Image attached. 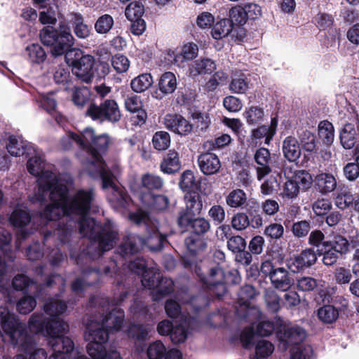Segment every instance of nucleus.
I'll use <instances>...</instances> for the list:
<instances>
[{"label":"nucleus","instance_id":"f257e3e1","mask_svg":"<svg viewBox=\"0 0 359 359\" xmlns=\"http://www.w3.org/2000/svg\"><path fill=\"white\" fill-rule=\"evenodd\" d=\"M32 154L27 161V168L31 175L38 176V179L37 189L31 201L50 202L41 212V217L50 221L65 215L76 217L80 233L90 240L91 246L87 253L92 259L112 249L118 238L116 226L108 222L100 228L93 218L87 217L95 198L93 190L79 189L67 198L68 187L72 184L71 177L57 176L35 149L32 151Z\"/></svg>","mask_w":359,"mask_h":359},{"label":"nucleus","instance_id":"f03ea898","mask_svg":"<svg viewBox=\"0 0 359 359\" xmlns=\"http://www.w3.org/2000/svg\"><path fill=\"white\" fill-rule=\"evenodd\" d=\"M67 309V305L58 297L51 298L44 305L46 318L42 313H34L29 320V328L32 332L46 334L50 337L49 344L53 353L49 359H67V353L74 347L72 339L64 337L68 325L60 318Z\"/></svg>","mask_w":359,"mask_h":359},{"label":"nucleus","instance_id":"7ed1b4c3","mask_svg":"<svg viewBox=\"0 0 359 359\" xmlns=\"http://www.w3.org/2000/svg\"><path fill=\"white\" fill-rule=\"evenodd\" d=\"M123 318V311L116 307L106 315L95 316L87 323L85 338L89 342L86 348L93 359H121L116 350L111 348L107 351L104 344L108 340L109 332L120 330Z\"/></svg>","mask_w":359,"mask_h":359},{"label":"nucleus","instance_id":"20e7f679","mask_svg":"<svg viewBox=\"0 0 359 359\" xmlns=\"http://www.w3.org/2000/svg\"><path fill=\"white\" fill-rule=\"evenodd\" d=\"M130 219L138 225H144L148 232L146 239L135 234L126 236L118 248L121 257H126L137 252L142 245L147 246L151 250H161L167 237V232L159 226L158 220L151 217L144 211L132 213Z\"/></svg>","mask_w":359,"mask_h":359},{"label":"nucleus","instance_id":"39448f33","mask_svg":"<svg viewBox=\"0 0 359 359\" xmlns=\"http://www.w3.org/2000/svg\"><path fill=\"white\" fill-rule=\"evenodd\" d=\"M79 147L88 155L84 166L92 177H103L104 183L109 180L106 171L109 170L104 162L100 152H104L112 144V139L107 134L96 136L91 128L82 132V137H76Z\"/></svg>","mask_w":359,"mask_h":359},{"label":"nucleus","instance_id":"423d86ee","mask_svg":"<svg viewBox=\"0 0 359 359\" xmlns=\"http://www.w3.org/2000/svg\"><path fill=\"white\" fill-rule=\"evenodd\" d=\"M41 41L48 46H51V54L55 57L66 53L74 45V36L67 27H60L57 30L53 27H43L40 32Z\"/></svg>","mask_w":359,"mask_h":359},{"label":"nucleus","instance_id":"0eeeda50","mask_svg":"<svg viewBox=\"0 0 359 359\" xmlns=\"http://www.w3.org/2000/svg\"><path fill=\"white\" fill-rule=\"evenodd\" d=\"M0 326L13 346L24 347L27 340L26 326L11 315L7 307L0 306Z\"/></svg>","mask_w":359,"mask_h":359},{"label":"nucleus","instance_id":"6e6552de","mask_svg":"<svg viewBox=\"0 0 359 359\" xmlns=\"http://www.w3.org/2000/svg\"><path fill=\"white\" fill-rule=\"evenodd\" d=\"M67 62L72 67V73L81 81L89 83L93 77L94 57L84 55L79 49H72L65 55Z\"/></svg>","mask_w":359,"mask_h":359},{"label":"nucleus","instance_id":"1a4fd4ad","mask_svg":"<svg viewBox=\"0 0 359 359\" xmlns=\"http://www.w3.org/2000/svg\"><path fill=\"white\" fill-rule=\"evenodd\" d=\"M144 287L153 289V298L158 301L173 291V282L170 278L163 277L157 269L147 271L141 279Z\"/></svg>","mask_w":359,"mask_h":359},{"label":"nucleus","instance_id":"9d476101","mask_svg":"<svg viewBox=\"0 0 359 359\" xmlns=\"http://www.w3.org/2000/svg\"><path fill=\"white\" fill-rule=\"evenodd\" d=\"M86 115L93 121L103 123L109 121L116 123L121 117V111L116 102L114 100H106L100 105L91 103L86 111Z\"/></svg>","mask_w":359,"mask_h":359},{"label":"nucleus","instance_id":"9b49d317","mask_svg":"<svg viewBox=\"0 0 359 359\" xmlns=\"http://www.w3.org/2000/svg\"><path fill=\"white\" fill-rule=\"evenodd\" d=\"M118 172L119 169L117 165L113 168L112 171H106V175L109 177V180L106 184L103 177H101L103 189H111V194L109 195L108 198L113 208L117 210L121 208H126L130 201V197L126 194L123 189L116 186L114 182V178Z\"/></svg>","mask_w":359,"mask_h":359},{"label":"nucleus","instance_id":"f8f14e48","mask_svg":"<svg viewBox=\"0 0 359 359\" xmlns=\"http://www.w3.org/2000/svg\"><path fill=\"white\" fill-rule=\"evenodd\" d=\"M196 273L201 281L207 285L212 294H215L218 297H222L225 291L226 287L223 283L224 273L219 266H215L210 270L208 277H205L199 267L196 268Z\"/></svg>","mask_w":359,"mask_h":359},{"label":"nucleus","instance_id":"ddd939ff","mask_svg":"<svg viewBox=\"0 0 359 359\" xmlns=\"http://www.w3.org/2000/svg\"><path fill=\"white\" fill-rule=\"evenodd\" d=\"M163 124L168 130L181 135H188L193 129L192 124L182 116L176 114H166L163 118Z\"/></svg>","mask_w":359,"mask_h":359},{"label":"nucleus","instance_id":"4468645a","mask_svg":"<svg viewBox=\"0 0 359 359\" xmlns=\"http://www.w3.org/2000/svg\"><path fill=\"white\" fill-rule=\"evenodd\" d=\"M317 260V256L313 250L311 248L303 250L301 254L290 259L287 262L290 270L293 273H298L313 265Z\"/></svg>","mask_w":359,"mask_h":359},{"label":"nucleus","instance_id":"2eb2a0df","mask_svg":"<svg viewBox=\"0 0 359 359\" xmlns=\"http://www.w3.org/2000/svg\"><path fill=\"white\" fill-rule=\"evenodd\" d=\"M358 115L352 123H347L341 129L339 134L340 142L346 149H352L359 139V128Z\"/></svg>","mask_w":359,"mask_h":359},{"label":"nucleus","instance_id":"dca6fc26","mask_svg":"<svg viewBox=\"0 0 359 359\" xmlns=\"http://www.w3.org/2000/svg\"><path fill=\"white\" fill-rule=\"evenodd\" d=\"M8 152L13 156H20L24 154L31 155L34 148L29 142L24 140L21 137L11 135L6 142Z\"/></svg>","mask_w":359,"mask_h":359},{"label":"nucleus","instance_id":"f3484780","mask_svg":"<svg viewBox=\"0 0 359 359\" xmlns=\"http://www.w3.org/2000/svg\"><path fill=\"white\" fill-rule=\"evenodd\" d=\"M198 164L201 171L206 175L217 173L221 168V163L218 156L210 152L201 154L198 158Z\"/></svg>","mask_w":359,"mask_h":359},{"label":"nucleus","instance_id":"a211bd4d","mask_svg":"<svg viewBox=\"0 0 359 359\" xmlns=\"http://www.w3.org/2000/svg\"><path fill=\"white\" fill-rule=\"evenodd\" d=\"M215 69V61L208 57H201L189 64L188 72L189 76L195 78L199 75L210 74Z\"/></svg>","mask_w":359,"mask_h":359},{"label":"nucleus","instance_id":"6ab92c4d","mask_svg":"<svg viewBox=\"0 0 359 359\" xmlns=\"http://www.w3.org/2000/svg\"><path fill=\"white\" fill-rule=\"evenodd\" d=\"M177 78L171 72L163 73L158 83V90L155 92L156 98L161 99L165 95L172 93L177 88Z\"/></svg>","mask_w":359,"mask_h":359},{"label":"nucleus","instance_id":"aec40b11","mask_svg":"<svg viewBox=\"0 0 359 359\" xmlns=\"http://www.w3.org/2000/svg\"><path fill=\"white\" fill-rule=\"evenodd\" d=\"M315 188L323 194L332 192L337 187V180L330 173L320 172L313 179Z\"/></svg>","mask_w":359,"mask_h":359},{"label":"nucleus","instance_id":"412c9836","mask_svg":"<svg viewBox=\"0 0 359 359\" xmlns=\"http://www.w3.org/2000/svg\"><path fill=\"white\" fill-rule=\"evenodd\" d=\"M272 285L280 291H286L293 284V280L287 270L283 267H277L269 278Z\"/></svg>","mask_w":359,"mask_h":359},{"label":"nucleus","instance_id":"4be33fe9","mask_svg":"<svg viewBox=\"0 0 359 359\" xmlns=\"http://www.w3.org/2000/svg\"><path fill=\"white\" fill-rule=\"evenodd\" d=\"M12 286L17 291H22L37 295L40 291V285L23 274L15 276L12 280Z\"/></svg>","mask_w":359,"mask_h":359},{"label":"nucleus","instance_id":"5701e85b","mask_svg":"<svg viewBox=\"0 0 359 359\" xmlns=\"http://www.w3.org/2000/svg\"><path fill=\"white\" fill-rule=\"evenodd\" d=\"M255 160L257 164V179L261 180L271 172V169L269 165L270 161V153L269 150L264 148L259 149L255 154Z\"/></svg>","mask_w":359,"mask_h":359},{"label":"nucleus","instance_id":"b1692460","mask_svg":"<svg viewBox=\"0 0 359 359\" xmlns=\"http://www.w3.org/2000/svg\"><path fill=\"white\" fill-rule=\"evenodd\" d=\"M69 20L72 25L74 33L78 38L86 39L90 36V28L84 22V18L81 13H70Z\"/></svg>","mask_w":359,"mask_h":359},{"label":"nucleus","instance_id":"393cba45","mask_svg":"<svg viewBox=\"0 0 359 359\" xmlns=\"http://www.w3.org/2000/svg\"><path fill=\"white\" fill-rule=\"evenodd\" d=\"M198 54V47L194 43L184 44L180 53L176 54L173 62L178 67H182L184 62L196 58Z\"/></svg>","mask_w":359,"mask_h":359},{"label":"nucleus","instance_id":"a878e982","mask_svg":"<svg viewBox=\"0 0 359 359\" xmlns=\"http://www.w3.org/2000/svg\"><path fill=\"white\" fill-rule=\"evenodd\" d=\"M283 153L285 158L290 162L298 160L301 149L297 140L292 136L287 137L283 142Z\"/></svg>","mask_w":359,"mask_h":359},{"label":"nucleus","instance_id":"bb28decb","mask_svg":"<svg viewBox=\"0 0 359 359\" xmlns=\"http://www.w3.org/2000/svg\"><path fill=\"white\" fill-rule=\"evenodd\" d=\"M181 168L179 154L175 150H170L161 163V170L166 174L177 172Z\"/></svg>","mask_w":359,"mask_h":359},{"label":"nucleus","instance_id":"cd10ccee","mask_svg":"<svg viewBox=\"0 0 359 359\" xmlns=\"http://www.w3.org/2000/svg\"><path fill=\"white\" fill-rule=\"evenodd\" d=\"M191 323V319L185 317L183 323L177 325L170 334L172 341L175 344L183 343L189 334V327Z\"/></svg>","mask_w":359,"mask_h":359},{"label":"nucleus","instance_id":"c85d7f7f","mask_svg":"<svg viewBox=\"0 0 359 359\" xmlns=\"http://www.w3.org/2000/svg\"><path fill=\"white\" fill-rule=\"evenodd\" d=\"M185 209L188 212L198 215L203 209V201L201 196L196 192H189L184 196Z\"/></svg>","mask_w":359,"mask_h":359},{"label":"nucleus","instance_id":"c756f323","mask_svg":"<svg viewBox=\"0 0 359 359\" xmlns=\"http://www.w3.org/2000/svg\"><path fill=\"white\" fill-rule=\"evenodd\" d=\"M323 246L325 249L330 248L339 253L340 255H345L348 251L349 243L345 237L340 235H336L333 236L332 240L323 242Z\"/></svg>","mask_w":359,"mask_h":359},{"label":"nucleus","instance_id":"7c9ffc66","mask_svg":"<svg viewBox=\"0 0 359 359\" xmlns=\"http://www.w3.org/2000/svg\"><path fill=\"white\" fill-rule=\"evenodd\" d=\"M249 88V82L243 73L235 74L229 83V90L237 94L245 93Z\"/></svg>","mask_w":359,"mask_h":359},{"label":"nucleus","instance_id":"2f4dec72","mask_svg":"<svg viewBox=\"0 0 359 359\" xmlns=\"http://www.w3.org/2000/svg\"><path fill=\"white\" fill-rule=\"evenodd\" d=\"M233 29L231 21L229 19L224 18L218 21L212 27L211 34L216 39H222L228 36Z\"/></svg>","mask_w":359,"mask_h":359},{"label":"nucleus","instance_id":"473e14b6","mask_svg":"<svg viewBox=\"0 0 359 359\" xmlns=\"http://www.w3.org/2000/svg\"><path fill=\"white\" fill-rule=\"evenodd\" d=\"M317 316L322 323L332 324L338 318L339 311L332 305H325L318 309Z\"/></svg>","mask_w":359,"mask_h":359},{"label":"nucleus","instance_id":"72a5a7b5","mask_svg":"<svg viewBox=\"0 0 359 359\" xmlns=\"http://www.w3.org/2000/svg\"><path fill=\"white\" fill-rule=\"evenodd\" d=\"M28 60L32 63L41 64L46 58V53L44 49L38 43H32L25 48Z\"/></svg>","mask_w":359,"mask_h":359},{"label":"nucleus","instance_id":"f704fd0d","mask_svg":"<svg viewBox=\"0 0 359 359\" xmlns=\"http://www.w3.org/2000/svg\"><path fill=\"white\" fill-rule=\"evenodd\" d=\"M306 338L305 330L300 327L294 326L285 330L283 340L287 344H298Z\"/></svg>","mask_w":359,"mask_h":359},{"label":"nucleus","instance_id":"c9c22d12","mask_svg":"<svg viewBox=\"0 0 359 359\" xmlns=\"http://www.w3.org/2000/svg\"><path fill=\"white\" fill-rule=\"evenodd\" d=\"M246 201L247 195L243 190L240 189L232 190L226 197L227 205L233 208H242Z\"/></svg>","mask_w":359,"mask_h":359},{"label":"nucleus","instance_id":"e433bc0d","mask_svg":"<svg viewBox=\"0 0 359 359\" xmlns=\"http://www.w3.org/2000/svg\"><path fill=\"white\" fill-rule=\"evenodd\" d=\"M10 220L13 226L22 228L30 222L31 217L25 208L18 207L11 214Z\"/></svg>","mask_w":359,"mask_h":359},{"label":"nucleus","instance_id":"4c0bfd02","mask_svg":"<svg viewBox=\"0 0 359 359\" xmlns=\"http://www.w3.org/2000/svg\"><path fill=\"white\" fill-rule=\"evenodd\" d=\"M153 83V79L149 74H142L131 81L130 86L133 91L142 93L148 89Z\"/></svg>","mask_w":359,"mask_h":359},{"label":"nucleus","instance_id":"58836bf2","mask_svg":"<svg viewBox=\"0 0 359 359\" xmlns=\"http://www.w3.org/2000/svg\"><path fill=\"white\" fill-rule=\"evenodd\" d=\"M179 186L183 191L191 192V191L198 188V183L196 180L194 174L191 170H187L181 175Z\"/></svg>","mask_w":359,"mask_h":359},{"label":"nucleus","instance_id":"ea45409f","mask_svg":"<svg viewBox=\"0 0 359 359\" xmlns=\"http://www.w3.org/2000/svg\"><path fill=\"white\" fill-rule=\"evenodd\" d=\"M318 135L325 144H331L334 137L333 125L327 121H321L318 125Z\"/></svg>","mask_w":359,"mask_h":359},{"label":"nucleus","instance_id":"a19ab883","mask_svg":"<svg viewBox=\"0 0 359 359\" xmlns=\"http://www.w3.org/2000/svg\"><path fill=\"white\" fill-rule=\"evenodd\" d=\"M302 148L308 151L313 152L317 149L318 142L313 133L309 130L302 131L299 136Z\"/></svg>","mask_w":359,"mask_h":359},{"label":"nucleus","instance_id":"79ce46f5","mask_svg":"<svg viewBox=\"0 0 359 359\" xmlns=\"http://www.w3.org/2000/svg\"><path fill=\"white\" fill-rule=\"evenodd\" d=\"M114 25L112 16L109 14H104L100 16L96 20L94 28L97 33L104 34L109 32Z\"/></svg>","mask_w":359,"mask_h":359},{"label":"nucleus","instance_id":"37998d69","mask_svg":"<svg viewBox=\"0 0 359 359\" xmlns=\"http://www.w3.org/2000/svg\"><path fill=\"white\" fill-rule=\"evenodd\" d=\"M243 116L249 125H255L263 121L264 111L259 107L252 106L245 109Z\"/></svg>","mask_w":359,"mask_h":359},{"label":"nucleus","instance_id":"c03bdc74","mask_svg":"<svg viewBox=\"0 0 359 359\" xmlns=\"http://www.w3.org/2000/svg\"><path fill=\"white\" fill-rule=\"evenodd\" d=\"M184 242L188 250L194 255L203 250L207 247L204 239L195 234L187 237Z\"/></svg>","mask_w":359,"mask_h":359},{"label":"nucleus","instance_id":"a18cd8bd","mask_svg":"<svg viewBox=\"0 0 359 359\" xmlns=\"http://www.w3.org/2000/svg\"><path fill=\"white\" fill-rule=\"evenodd\" d=\"M270 129L266 125H262L251 132L252 143L257 144L258 141L264 140L265 144H269L273 136L270 135Z\"/></svg>","mask_w":359,"mask_h":359},{"label":"nucleus","instance_id":"49530a36","mask_svg":"<svg viewBox=\"0 0 359 359\" xmlns=\"http://www.w3.org/2000/svg\"><path fill=\"white\" fill-rule=\"evenodd\" d=\"M154 147L159 151L165 150L170 144V137L165 131H158L155 133L152 138Z\"/></svg>","mask_w":359,"mask_h":359},{"label":"nucleus","instance_id":"de8ad7c7","mask_svg":"<svg viewBox=\"0 0 359 359\" xmlns=\"http://www.w3.org/2000/svg\"><path fill=\"white\" fill-rule=\"evenodd\" d=\"M144 13V6L138 1H133L126 7L125 15L128 20L133 21L134 20L142 18Z\"/></svg>","mask_w":359,"mask_h":359},{"label":"nucleus","instance_id":"09e8293b","mask_svg":"<svg viewBox=\"0 0 359 359\" xmlns=\"http://www.w3.org/2000/svg\"><path fill=\"white\" fill-rule=\"evenodd\" d=\"M281 325L280 318L276 320V323L273 321L266 320L258 324L256 329V333L262 337H267L277 329L278 325Z\"/></svg>","mask_w":359,"mask_h":359},{"label":"nucleus","instance_id":"8fccbe9b","mask_svg":"<svg viewBox=\"0 0 359 359\" xmlns=\"http://www.w3.org/2000/svg\"><path fill=\"white\" fill-rule=\"evenodd\" d=\"M151 329L148 327L139 324L131 325L128 330V335L129 337L137 339L144 340L147 339Z\"/></svg>","mask_w":359,"mask_h":359},{"label":"nucleus","instance_id":"3c124183","mask_svg":"<svg viewBox=\"0 0 359 359\" xmlns=\"http://www.w3.org/2000/svg\"><path fill=\"white\" fill-rule=\"evenodd\" d=\"M36 305V299L30 296H24L17 303V310L22 314H27L30 313Z\"/></svg>","mask_w":359,"mask_h":359},{"label":"nucleus","instance_id":"603ef678","mask_svg":"<svg viewBox=\"0 0 359 359\" xmlns=\"http://www.w3.org/2000/svg\"><path fill=\"white\" fill-rule=\"evenodd\" d=\"M256 295L255 288L250 285L243 286L238 292V302L241 306L248 307L250 306V300L253 299Z\"/></svg>","mask_w":359,"mask_h":359},{"label":"nucleus","instance_id":"864d4df0","mask_svg":"<svg viewBox=\"0 0 359 359\" xmlns=\"http://www.w3.org/2000/svg\"><path fill=\"white\" fill-rule=\"evenodd\" d=\"M90 92L86 87L76 88L72 94L74 103L79 107H83L89 100Z\"/></svg>","mask_w":359,"mask_h":359},{"label":"nucleus","instance_id":"5fc2aeb1","mask_svg":"<svg viewBox=\"0 0 359 359\" xmlns=\"http://www.w3.org/2000/svg\"><path fill=\"white\" fill-rule=\"evenodd\" d=\"M111 65L117 73H123L128 71L130 61L122 54H116L111 57Z\"/></svg>","mask_w":359,"mask_h":359},{"label":"nucleus","instance_id":"6e6d98bb","mask_svg":"<svg viewBox=\"0 0 359 359\" xmlns=\"http://www.w3.org/2000/svg\"><path fill=\"white\" fill-rule=\"evenodd\" d=\"M142 184L147 189H159L163 185V180L153 174H146L142 177Z\"/></svg>","mask_w":359,"mask_h":359},{"label":"nucleus","instance_id":"4d7b16f0","mask_svg":"<svg viewBox=\"0 0 359 359\" xmlns=\"http://www.w3.org/2000/svg\"><path fill=\"white\" fill-rule=\"evenodd\" d=\"M265 303L270 312L275 313L280 309V297L273 290H267L264 295Z\"/></svg>","mask_w":359,"mask_h":359},{"label":"nucleus","instance_id":"13d9d810","mask_svg":"<svg viewBox=\"0 0 359 359\" xmlns=\"http://www.w3.org/2000/svg\"><path fill=\"white\" fill-rule=\"evenodd\" d=\"M293 181L300 189H307L311 184L312 178L311 175L304 170H299L292 177Z\"/></svg>","mask_w":359,"mask_h":359},{"label":"nucleus","instance_id":"bf43d9fd","mask_svg":"<svg viewBox=\"0 0 359 359\" xmlns=\"http://www.w3.org/2000/svg\"><path fill=\"white\" fill-rule=\"evenodd\" d=\"M245 12L243 7L239 6H235L230 10L229 20L231 21L232 25L233 24L243 25L246 22L248 18Z\"/></svg>","mask_w":359,"mask_h":359},{"label":"nucleus","instance_id":"052dcab7","mask_svg":"<svg viewBox=\"0 0 359 359\" xmlns=\"http://www.w3.org/2000/svg\"><path fill=\"white\" fill-rule=\"evenodd\" d=\"M165 347L160 341H156L149 346L147 356L149 359H159L165 354Z\"/></svg>","mask_w":359,"mask_h":359},{"label":"nucleus","instance_id":"680f3d73","mask_svg":"<svg viewBox=\"0 0 359 359\" xmlns=\"http://www.w3.org/2000/svg\"><path fill=\"white\" fill-rule=\"evenodd\" d=\"M273 351L274 346L273 344L264 339L258 341L255 348L256 355L260 358H266L269 357Z\"/></svg>","mask_w":359,"mask_h":359},{"label":"nucleus","instance_id":"e2e57ef3","mask_svg":"<svg viewBox=\"0 0 359 359\" xmlns=\"http://www.w3.org/2000/svg\"><path fill=\"white\" fill-rule=\"evenodd\" d=\"M231 226L237 231L245 230L250 226V219L247 214L238 212L231 219Z\"/></svg>","mask_w":359,"mask_h":359},{"label":"nucleus","instance_id":"0e129e2a","mask_svg":"<svg viewBox=\"0 0 359 359\" xmlns=\"http://www.w3.org/2000/svg\"><path fill=\"white\" fill-rule=\"evenodd\" d=\"M311 222L306 220H302L294 222L292 226L293 235L297 238H303L307 236L311 230Z\"/></svg>","mask_w":359,"mask_h":359},{"label":"nucleus","instance_id":"69168bd1","mask_svg":"<svg viewBox=\"0 0 359 359\" xmlns=\"http://www.w3.org/2000/svg\"><path fill=\"white\" fill-rule=\"evenodd\" d=\"M318 286L317 280L310 276H302L297 279V287L298 290L303 292H310Z\"/></svg>","mask_w":359,"mask_h":359},{"label":"nucleus","instance_id":"338daca9","mask_svg":"<svg viewBox=\"0 0 359 359\" xmlns=\"http://www.w3.org/2000/svg\"><path fill=\"white\" fill-rule=\"evenodd\" d=\"M334 278L337 284H348L352 279L351 271L345 267H337L334 272Z\"/></svg>","mask_w":359,"mask_h":359},{"label":"nucleus","instance_id":"774afa93","mask_svg":"<svg viewBox=\"0 0 359 359\" xmlns=\"http://www.w3.org/2000/svg\"><path fill=\"white\" fill-rule=\"evenodd\" d=\"M332 208V203L329 199L318 198L312 206L313 210L317 215H326Z\"/></svg>","mask_w":359,"mask_h":359}]
</instances>
